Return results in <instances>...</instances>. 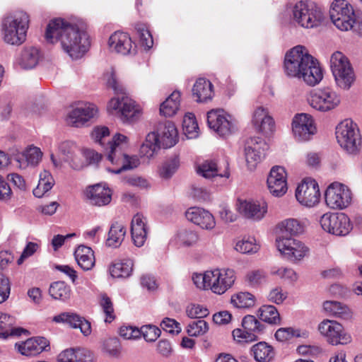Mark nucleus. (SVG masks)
<instances>
[{
  "label": "nucleus",
  "instance_id": "nucleus-1",
  "mask_svg": "<svg viewBox=\"0 0 362 362\" xmlns=\"http://www.w3.org/2000/svg\"><path fill=\"white\" fill-rule=\"evenodd\" d=\"M45 39L48 43H60L62 49L74 59L81 58L88 49V33L63 18L52 20L47 25Z\"/></svg>",
  "mask_w": 362,
  "mask_h": 362
},
{
  "label": "nucleus",
  "instance_id": "nucleus-2",
  "mask_svg": "<svg viewBox=\"0 0 362 362\" xmlns=\"http://www.w3.org/2000/svg\"><path fill=\"white\" fill-rule=\"evenodd\" d=\"M92 139L100 145L107 153V160L113 165H119L117 169L110 170L114 173L119 174L123 170L136 168L139 164V160L134 157H129L124 153V149L128 145V137L124 134L117 133L110 138V130L107 127H96L91 134Z\"/></svg>",
  "mask_w": 362,
  "mask_h": 362
},
{
  "label": "nucleus",
  "instance_id": "nucleus-3",
  "mask_svg": "<svg viewBox=\"0 0 362 362\" xmlns=\"http://www.w3.org/2000/svg\"><path fill=\"white\" fill-rule=\"evenodd\" d=\"M29 22L28 14L23 11L6 16L1 25L4 41L11 45H22L26 40Z\"/></svg>",
  "mask_w": 362,
  "mask_h": 362
},
{
  "label": "nucleus",
  "instance_id": "nucleus-4",
  "mask_svg": "<svg viewBox=\"0 0 362 362\" xmlns=\"http://www.w3.org/2000/svg\"><path fill=\"white\" fill-rule=\"evenodd\" d=\"M293 21L300 26L315 28L325 21V13L322 6L312 1H298L292 8Z\"/></svg>",
  "mask_w": 362,
  "mask_h": 362
},
{
  "label": "nucleus",
  "instance_id": "nucleus-5",
  "mask_svg": "<svg viewBox=\"0 0 362 362\" xmlns=\"http://www.w3.org/2000/svg\"><path fill=\"white\" fill-rule=\"evenodd\" d=\"M330 68L338 88L348 90L356 80L354 69L342 52H334L330 57Z\"/></svg>",
  "mask_w": 362,
  "mask_h": 362
},
{
  "label": "nucleus",
  "instance_id": "nucleus-6",
  "mask_svg": "<svg viewBox=\"0 0 362 362\" xmlns=\"http://www.w3.org/2000/svg\"><path fill=\"white\" fill-rule=\"evenodd\" d=\"M336 138L339 146L349 154H357L361 147V137L356 123L344 119L336 127Z\"/></svg>",
  "mask_w": 362,
  "mask_h": 362
},
{
  "label": "nucleus",
  "instance_id": "nucleus-7",
  "mask_svg": "<svg viewBox=\"0 0 362 362\" xmlns=\"http://www.w3.org/2000/svg\"><path fill=\"white\" fill-rule=\"evenodd\" d=\"M312 57L303 46L298 45L291 49L284 57V69L286 75L290 78H300Z\"/></svg>",
  "mask_w": 362,
  "mask_h": 362
},
{
  "label": "nucleus",
  "instance_id": "nucleus-8",
  "mask_svg": "<svg viewBox=\"0 0 362 362\" xmlns=\"http://www.w3.org/2000/svg\"><path fill=\"white\" fill-rule=\"evenodd\" d=\"M309 105L320 112H328L337 108L341 104V95L329 87L312 90L307 98Z\"/></svg>",
  "mask_w": 362,
  "mask_h": 362
},
{
  "label": "nucleus",
  "instance_id": "nucleus-9",
  "mask_svg": "<svg viewBox=\"0 0 362 362\" xmlns=\"http://www.w3.org/2000/svg\"><path fill=\"white\" fill-rule=\"evenodd\" d=\"M330 18L334 25L341 31H348L354 28L358 30V24H354L356 16L352 6L346 0H334L329 9Z\"/></svg>",
  "mask_w": 362,
  "mask_h": 362
},
{
  "label": "nucleus",
  "instance_id": "nucleus-10",
  "mask_svg": "<svg viewBox=\"0 0 362 362\" xmlns=\"http://www.w3.org/2000/svg\"><path fill=\"white\" fill-rule=\"evenodd\" d=\"M107 110L117 115L124 123L134 122L141 116L140 107L127 96L112 98L107 104Z\"/></svg>",
  "mask_w": 362,
  "mask_h": 362
},
{
  "label": "nucleus",
  "instance_id": "nucleus-11",
  "mask_svg": "<svg viewBox=\"0 0 362 362\" xmlns=\"http://www.w3.org/2000/svg\"><path fill=\"white\" fill-rule=\"evenodd\" d=\"M276 246L281 255L293 263L299 262L308 256L310 252L305 243L291 236L278 235Z\"/></svg>",
  "mask_w": 362,
  "mask_h": 362
},
{
  "label": "nucleus",
  "instance_id": "nucleus-12",
  "mask_svg": "<svg viewBox=\"0 0 362 362\" xmlns=\"http://www.w3.org/2000/svg\"><path fill=\"white\" fill-rule=\"evenodd\" d=\"M207 123L209 128L220 136H227L237 129L235 119L223 109L208 112Z\"/></svg>",
  "mask_w": 362,
  "mask_h": 362
},
{
  "label": "nucleus",
  "instance_id": "nucleus-13",
  "mask_svg": "<svg viewBox=\"0 0 362 362\" xmlns=\"http://www.w3.org/2000/svg\"><path fill=\"white\" fill-rule=\"evenodd\" d=\"M317 329L327 342L333 346L346 345L352 341L351 334L346 332L343 326L335 320H324L318 325Z\"/></svg>",
  "mask_w": 362,
  "mask_h": 362
},
{
  "label": "nucleus",
  "instance_id": "nucleus-14",
  "mask_svg": "<svg viewBox=\"0 0 362 362\" xmlns=\"http://www.w3.org/2000/svg\"><path fill=\"white\" fill-rule=\"evenodd\" d=\"M235 208L243 218L252 221H259L265 217L268 206L264 201L238 198L236 200Z\"/></svg>",
  "mask_w": 362,
  "mask_h": 362
},
{
  "label": "nucleus",
  "instance_id": "nucleus-15",
  "mask_svg": "<svg viewBox=\"0 0 362 362\" xmlns=\"http://www.w3.org/2000/svg\"><path fill=\"white\" fill-rule=\"evenodd\" d=\"M325 202L333 209H342L351 202L352 194L349 187L339 182L332 183L325 191Z\"/></svg>",
  "mask_w": 362,
  "mask_h": 362
},
{
  "label": "nucleus",
  "instance_id": "nucleus-16",
  "mask_svg": "<svg viewBox=\"0 0 362 362\" xmlns=\"http://www.w3.org/2000/svg\"><path fill=\"white\" fill-rule=\"evenodd\" d=\"M320 224L325 231L339 236L347 235L351 229L349 218L344 213L325 214Z\"/></svg>",
  "mask_w": 362,
  "mask_h": 362
},
{
  "label": "nucleus",
  "instance_id": "nucleus-17",
  "mask_svg": "<svg viewBox=\"0 0 362 362\" xmlns=\"http://www.w3.org/2000/svg\"><path fill=\"white\" fill-rule=\"evenodd\" d=\"M292 132L294 138L298 141L310 140L317 132L313 117L306 113L295 115L292 121Z\"/></svg>",
  "mask_w": 362,
  "mask_h": 362
},
{
  "label": "nucleus",
  "instance_id": "nucleus-18",
  "mask_svg": "<svg viewBox=\"0 0 362 362\" xmlns=\"http://www.w3.org/2000/svg\"><path fill=\"white\" fill-rule=\"evenodd\" d=\"M267 144L260 137H250L245 144V156L249 170H253L265 156Z\"/></svg>",
  "mask_w": 362,
  "mask_h": 362
},
{
  "label": "nucleus",
  "instance_id": "nucleus-19",
  "mask_svg": "<svg viewBox=\"0 0 362 362\" xmlns=\"http://www.w3.org/2000/svg\"><path fill=\"white\" fill-rule=\"evenodd\" d=\"M296 197L302 205L314 206L319 202L320 197L317 182L310 178L303 180L296 190Z\"/></svg>",
  "mask_w": 362,
  "mask_h": 362
},
{
  "label": "nucleus",
  "instance_id": "nucleus-20",
  "mask_svg": "<svg viewBox=\"0 0 362 362\" xmlns=\"http://www.w3.org/2000/svg\"><path fill=\"white\" fill-rule=\"evenodd\" d=\"M209 276V289L218 295L228 291L235 280V272L230 269L211 270Z\"/></svg>",
  "mask_w": 362,
  "mask_h": 362
},
{
  "label": "nucleus",
  "instance_id": "nucleus-21",
  "mask_svg": "<svg viewBox=\"0 0 362 362\" xmlns=\"http://www.w3.org/2000/svg\"><path fill=\"white\" fill-rule=\"evenodd\" d=\"M98 112V107L94 104H81L69 113L66 122L71 126L79 127L96 117Z\"/></svg>",
  "mask_w": 362,
  "mask_h": 362
},
{
  "label": "nucleus",
  "instance_id": "nucleus-22",
  "mask_svg": "<svg viewBox=\"0 0 362 362\" xmlns=\"http://www.w3.org/2000/svg\"><path fill=\"white\" fill-rule=\"evenodd\" d=\"M267 186L270 193L275 197H281L288 189L287 175L284 168L274 166L267 177Z\"/></svg>",
  "mask_w": 362,
  "mask_h": 362
},
{
  "label": "nucleus",
  "instance_id": "nucleus-23",
  "mask_svg": "<svg viewBox=\"0 0 362 362\" xmlns=\"http://www.w3.org/2000/svg\"><path fill=\"white\" fill-rule=\"evenodd\" d=\"M85 194L90 204L104 206L110 203L112 192L105 183H98L88 187Z\"/></svg>",
  "mask_w": 362,
  "mask_h": 362
},
{
  "label": "nucleus",
  "instance_id": "nucleus-24",
  "mask_svg": "<svg viewBox=\"0 0 362 362\" xmlns=\"http://www.w3.org/2000/svg\"><path fill=\"white\" fill-rule=\"evenodd\" d=\"M108 46L111 51L122 55L134 53L136 49L130 36L120 31H116L110 36Z\"/></svg>",
  "mask_w": 362,
  "mask_h": 362
},
{
  "label": "nucleus",
  "instance_id": "nucleus-25",
  "mask_svg": "<svg viewBox=\"0 0 362 362\" xmlns=\"http://www.w3.org/2000/svg\"><path fill=\"white\" fill-rule=\"evenodd\" d=\"M53 321L57 323H66L71 327L79 328L84 336L91 334V325L89 321L74 313L65 312L55 315Z\"/></svg>",
  "mask_w": 362,
  "mask_h": 362
},
{
  "label": "nucleus",
  "instance_id": "nucleus-26",
  "mask_svg": "<svg viewBox=\"0 0 362 362\" xmlns=\"http://www.w3.org/2000/svg\"><path fill=\"white\" fill-rule=\"evenodd\" d=\"M197 173L205 178L214 177L228 178L230 176L227 161L218 163L214 160H206L199 165Z\"/></svg>",
  "mask_w": 362,
  "mask_h": 362
},
{
  "label": "nucleus",
  "instance_id": "nucleus-27",
  "mask_svg": "<svg viewBox=\"0 0 362 362\" xmlns=\"http://www.w3.org/2000/svg\"><path fill=\"white\" fill-rule=\"evenodd\" d=\"M153 132L158 135V139L163 148H170L177 142V130L170 121L159 122Z\"/></svg>",
  "mask_w": 362,
  "mask_h": 362
},
{
  "label": "nucleus",
  "instance_id": "nucleus-28",
  "mask_svg": "<svg viewBox=\"0 0 362 362\" xmlns=\"http://www.w3.org/2000/svg\"><path fill=\"white\" fill-rule=\"evenodd\" d=\"M185 216L188 221L203 229L211 230L216 226L213 215L202 208L191 207L186 211Z\"/></svg>",
  "mask_w": 362,
  "mask_h": 362
},
{
  "label": "nucleus",
  "instance_id": "nucleus-29",
  "mask_svg": "<svg viewBox=\"0 0 362 362\" xmlns=\"http://www.w3.org/2000/svg\"><path fill=\"white\" fill-rule=\"evenodd\" d=\"M49 345V342L46 338L38 337L30 338L20 344H16V346L23 355L35 356L45 351Z\"/></svg>",
  "mask_w": 362,
  "mask_h": 362
},
{
  "label": "nucleus",
  "instance_id": "nucleus-30",
  "mask_svg": "<svg viewBox=\"0 0 362 362\" xmlns=\"http://www.w3.org/2000/svg\"><path fill=\"white\" fill-rule=\"evenodd\" d=\"M131 233L133 242L137 247L144 245L148 233L146 218L141 214H136L132 220Z\"/></svg>",
  "mask_w": 362,
  "mask_h": 362
},
{
  "label": "nucleus",
  "instance_id": "nucleus-31",
  "mask_svg": "<svg viewBox=\"0 0 362 362\" xmlns=\"http://www.w3.org/2000/svg\"><path fill=\"white\" fill-rule=\"evenodd\" d=\"M252 122L257 131L265 134L272 132L274 127V121L272 117L269 115L268 110L263 107H258L255 109Z\"/></svg>",
  "mask_w": 362,
  "mask_h": 362
},
{
  "label": "nucleus",
  "instance_id": "nucleus-32",
  "mask_svg": "<svg viewBox=\"0 0 362 362\" xmlns=\"http://www.w3.org/2000/svg\"><path fill=\"white\" fill-rule=\"evenodd\" d=\"M42 152L40 148L30 146L23 153H18L15 156V160L20 168H25L28 165L36 166L42 160Z\"/></svg>",
  "mask_w": 362,
  "mask_h": 362
},
{
  "label": "nucleus",
  "instance_id": "nucleus-33",
  "mask_svg": "<svg viewBox=\"0 0 362 362\" xmlns=\"http://www.w3.org/2000/svg\"><path fill=\"white\" fill-rule=\"evenodd\" d=\"M58 362H92L90 351L82 348H70L62 351L57 356Z\"/></svg>",
  "mask_w": 362,
  "mask_h": 362
},
{
  "label": "nucleus",
  "instance_id": "nucleus-34",
  "mask_svg": "<svg viewBox=\"0 0 362 362\" xmlns=\"http://www.w3.org/2000/svg\"><path fill=\"white\" fill-rule=\"evenodd\" d=\"M41 57L38 48L34 46H26L22 49L16 62L22 69H30L37 65Z\"/></svg>",
  "mask_w": 362,
  "mask_h": 362
},
{
  "label": "nucleus",
  "instance_id": "nucleus-35",
  "mask_svg": "<svg viewBox=\"0 0 362 362\" xmlns=\"http://www.w3.org/2000/svg\"><path fill=\"white\" fill-rule=\"evenodd\" d=\"M214 86L210 81L199 78L194 83L192 88V95L198 103H204L211 100L214 96Z\"/></svg>",
  "mask_w": 362,
  "mask_h": 362
},
{
  "label": "nucleus",
  "instance_id": "nucleus-36",
  "mask_svg": "<svg viewBox=\"0 0 362 362\" xmlns=\"http://www.w3.org/2000/svg\"><path fill=\"white\" fill-rule=\"evenodd\" d=\"M305 69L300 79L305 83L314 86L322 81L323 78L322 68L313 57L311 58L310 63L308 64V66H306Z\"/></svg>",
  "mask_w": 362,
  "mask_h": 362
},
{
  "label": "nucleus",
  "instance_id": "nucleus-37",
  "mask_svg": "<svg viewBox=\"0 0 362 362\" xmlns=\"http://www.w3.org/2000/svg\"><path fill=\"white\" fill-rule=\"evenodd\" d=\"M75 259L78 266L84 271L91 270L95 264L93 250L85 245H80L74 252Z\"/></svg>",
  "mask_w": 362,
  "mask_h": 362
},
{
  "label": "nucleus",
  "instance_id": "nucleus-38",
  "mask_svg": "<svg viewBox=\"0 0 362 362\" xmlns=\"http://www.w3.org/2000/svg\"><path fill=\"white\" fill-rule=\"evenodd\" d=\"M256 362H272L276 356L274 347L265 341H259L251 347Z\"/></svg>",
  "mask_w": 362,
  "mask_h": 362
},
{
  "label": "nucleus",
  "instance_id": "nucleus-39",
  "mask_svg": "<svg viewBox=\"0 0 362 362\" xmlns=\"http://www.w3.org/2000/svg\"><path fill=\"white\" fill-rule=\"evenodd\" d=\"M323 308L328 315L335 317L343 320H349L352 317V312L349 308L338 301H325L323 303Z\"/></svg>",
  "mask_w": 362,
  "mask_h": 362
},
{
  "label": "nucleus",
  "instance_id": "nucleus-40",
  "mask_svg": "<svg viewBox=\"0 0 362 362\" xmlns=\"http://www.w3.org/2000/svg\"><path fill=\"white\" fill-rule=\"evenodd\" d=\"M161 145L158 135L155 132L148 133L146 136L144 142L141 146V156L147 158H152L158 153Z\"/></svg>",
  "mask_w": 362,
  "mask_h": 362
},
{
  "label": "nucleus",
  "instance_id": "nucleus-41",
  "mask_svg": "<svg viewBox=\"0 0 362 362\" xmlns=\"http://www.w3.org/2000/svg\"><path fill=\"white\" fill-rule=\"evenodd\" d=\"M180 93L173 92L160 105V114L165 117L174 116L180 108Z\"/></svg>",
  "mask_w": 362,
  "mask_h": 362
},
{
  "label": "nucleus",
  "instance_id": "nucleus-42",
  "mask_svg": "<svg viewBox=\"0 0 362 362\" xmlns=\"http://www.w3.org/2000/svg\"><path fill=\"white\" fill-rule=\"evenodd\" d=\"M126 230L122 223L115 221L112 223L108 237L106 240V244L109 247H118L124 239Z\"/></svg>",
  "mask_w": 362,
  "mask_h": 362
},
{
  "label": "nucleus",
  "instance_id": "nucleus-43",
  "mask_svg": "<svg viewBox=\"0 0 362 362\" xmlns=\"http://www.w3.org/2000/svg\"><path fill=\"white\" fill-rule=\"evenodd\" d=\"M133 270V262L129 259L113 262L109 268L110 275L113 278L129 277Z\"/></svg>",
  "mask_w": 362,
  "mask_h": 362
},
{
  "label": "nucleus",
  "instance_id": "nucleus-44",
  "mask_svg": "<svg viewBox=\"0 0 362 362\" xmlns=\"http://www.w3.org/2000/svg\"><path fill=\"white\" fill-rule=\"evenodd\" d=\"M49 294L55 300L66 301L71 296V289L64 281H58L50 284Z\"/></svg>",
  "mask_w": 362,
  "mask_h": 362
},
{
  "label": "nucleus",
  "instance_id": "nucleus-45",
  "mask_svg": "<svg viewBox=\"0 0 362 362\" xmlns=\"http://www.w3.org/2000/svg\"><path fill=\"white\" fill-rule=\"evenodd\" d=\"M54 180L51 173L44 170L40 174V180L37 186L33 189L35 197L40 198L54 186Z\"/></svg>",
  "mask_w": 362,
  "mask_h": 362
},
{
  "label": "nucleus",
  "instance_id": "nucleus-46",
  "mask_svg": "<svg viewBox=\"0 0 362 362\" xmlns=\"http://www.w3.org/2000/svg\"><path fill=\"white\" fill-rule=\"evenodd\" d=\"M259 319L271 325H279L281 321L280 315L276 308L272 305H264L258 310Z\"/></svg>",
  "mask_w": 362,
  "mask_h": 362
},
{
  "label": "nucleus",
  "instance_id": "nucleus-47",
  "mask_svg": "<svg viewBox=\"0 0 362 362\" xmlns=\"http://www.w3.org/2000/svg\"><path fill=\"white\" fill-rule=\"evenodd\" d=\"M279 228L280 230L279 235L288 236L287 234H289L291 236L300 234L303 231V225L300 221L294 218H288L281 221L279 224Z\"/></svg>",
  "mask_w": 362,
  "mask_h": 362
},
{
  "label": "nucleus",
  "instance_id": "nucleus-48",
  "mask_svg": "<svg viewBox=\"0 0 362 362\" xmlns=\"http://www.w3.org/2000/svg\"><path fill=\"white\" fill-rule=\"evenodd\" d=\"M15 318L9 315L0 312V329L4 331L0 332V338L6 339L10 335H19L21 333L13 329L15 324Z\"/></svg>",
  "mask_w": 362,
  "mask_h": 362
},
{
  "label": "nucleus",
  "instance_id": "nucleus-49",
  "mask_svg": "<svg viewBox=\"0 0 362 362\" xmlns=\"http://www.w3.org/2000/svg\"><path fill=\"white\" fill-rule=\"evenodd\" d=\"M235 249L243 254H252L259 250V245L254 237H244L236 243Z\"/></svg>",
  "mask_w": 362,
  "mask_h": 362
},
{
  "label": "nucleus",
  "instance_id": "nucleus-50",
  "mask_svg": "<svg viewBox=\"0 0 362 362\" xmlns=\"http://www.w3.org/2000/svg\"><path fill=\"white\" fill-rule=\"evenodd\" d=\"M199 240L197 233L192 230H181L175 237V240L177 245L184 247H190L194 245Z\"/></svg>",
  "mask_w": 362,
  "mask_h": 362
},
{
  "label": "nucleus",
  "instance_id": "nucleus-51",
  "mask_svg": "<svg viewBox=\"0 0 362 362\" xmlns=\"http://www.w3.org/2000/svg\"><path fill=\"white\" fill-rule=\"evenodd\" d=\"M231 303L238 308H248L254 306L255 297L248 292H240L231 297Z\"/></svg>",
  "mask_w": 362,
  "mask_h": 362
},
{
  "label": "nucleus",
  "instance_id": "nucleus-52",
  "mask_svg": "<svg viewBox=\"0 0 362 362\" xmlns=\"http://www.w3.org/2000/svg\"><path fill=\"white\" fill-rule=\"evenodd\" d=\"M182 128L184 133L189 139L196 138L198 136L199 127L192 113H187L183 119Z\"/></svg>",
  "mask_w": 362,
  "mask_h": 362
},
{
  "label": "nucleus",
  "instance_id": "nucleus-53",
  "mask_svg": "<svg viewBox=\"0 0 362 362\" xmlns=\"http://www.w3.org/2000/svg\"><path fill=\"white\" fill-rule=\"evenodd\" d=\"M180 166L177 157L174 156L165 161L159 168V175L162 178L169 179L177 171Z\"/></svg>",
  "mask_w": 362,
  "mask_h": 362
},
{
  "label": "nucleus",
  "instance_id": "nucleus-54",
  "mask_svg": "<svg viewBox=\"0 0 362 362\" xmlns=\"http://www.w3.org/2000/svg\"><path fill=\"white\" fill-rule=\"evenodd\" d=\"M266 272L262 269H254L247 272L245 276V282L250 286L255 287L266 280Z\"/></svg>",
  "mask_w": 362,
  "mask_h": 362
},
{
  "label": "nucleus",
  "instance_id": "nucleus-55",
  "mask_svg": "<svg viewBox=\"0 0 362 362\" xmlns=\"http://www.w3.org/2000/svg\"><path fill=\"white\" fill-rule=\"evenodd\" d=\"M243 328L252 334H256L262 331L264 326L253 315H246L242 320Z\"/></svg>",
  "mask_w": 362,
  "mask_h": 362
},
{
  "label": "nucleus",
  "instance_id": "nucleus-56",
  "mask_svg": "<svg viewBox=\"0 0 362 362\" xmlns=\"http://www.w3.org/2000/svg\"><path fill=\"white\" fill-rule=\"evenodd\" d=\"M103 350L112 357H119L121 353V345L117 338H109L104 341Z\"/></svg>",
  "mask_w": 362,
  "mask_h": 362
},
{
  "label": "nucleus",
  "instance_id": "nucleus-57",
  "mask_svg": "<svg viewBox=\"0 0 362 362\" xmlns=\"http://www.w3.org/2000/svg\"><path fill=\"white\" fill-rule=\"evenodd\" d=\"M100 305L105 315V322H111L115 318L113 304L111 299L105 294L101 296Z\"/></svg>",
  "mask_w": 362,
  "mask_h": 362
},
{
  "label": "nucleus",
  "instance_id": "nucleus-58",
  "mask_svg": "<svg viewBox=\"0 0 362 362\" xmlns=\"http://www.w3.org/2000/svg\"><path fill=\"white\" fill-rule=\"evenodd\" d=\"M209 330L208 323L203 320H199L193 321L187 326V333L189 336L197 337L205 334Z\"/></svg>",
  "mask_w": 362,
  "mask_h": 362
},
{
  "label": "nucleus",
  "instance_id": "nucleus-59",
  "mask_svg": "<svg viewBox=\"0 0 362 362\" xmlns=\"http://www.w3.org/2000/svg\"><path fill=\"white\" fill-rule=\"evenodd\" d=\"M141 45L146 49L152 47L153 40L150 31L145 25H137L136 27Z\"/></svg>",
  "mask_w": 362,
  "mask_h": 362
},
{
  "label": "nucleus",
  "instance_id": "nucleus-60",
  "mask_svg": "<svg viewBox=\"0 0 362 362\" xmlns=\"http://www.w3.org/2000/svg\"><path fill=\"white\" fill-rule=\"evenodd\" d=\"M140 336L148 342L155 341L160 334V330L153 325H144L139 329Z\"/></svg>",
  "mask_w": 362,
  "mask_h": 362
},
{
  "label": "nucleus",
  "instance_id": "nucleus-61",
  "mask_svg": "<svg viewBox=\"0 0 362 362\" xmlns=\"http://www.w3.org/2000/svg\"><path fill=\"white\" fill-rule=\"evenodd\" d=\"M187 315L190 318H203L209 314V310L198 304H191L187 307Z\"/></svg>",
  "mask_w": 362,
  "mask_h": 362
},
{
  "label": "nucleus",
  "instance_id": "nucleus-62",
  "mask_svg": "<svg viewBox=\"0 0 362 362\" xmlns=\"http://www.w3.org/2000/svg\"><path fill=\"white\" fill-rule=\"evenodd\" d=\"M299 330L293 329L291 327H282L276 330L275 338L279 341L290 340L293 337H300Z\"/></svg>",
  "mask_w": 362,
  "mask_h": 362
},
{
  "label": "nucleus",
  "instance_id": "nucleus-63",
  "mask_svg": "<svg viewBox=\"0 0 362 362\" xmlns=\"http://www.w3.org/2000/svg\"><path fill=\"white\" fill-rule=\"evenodd\" d=\"M59 151L65 161H69V158L74 154L76 151H78V148L76 144L70 141H66L62 142L59 146Z\"/></svg>",
  "mask_w": 362,
  "mask_h": 362
},
{
  "label": "nucleus",
  "instance_id": "nucleus-64",
  "mask_svg": "<svg viewBox=\"0 0 362 362\" xmlns=\"http://www.w3.org/2000/svg\"><path fill=\"white\" fill-rule=\"evenodd\" d=\"M233 337L234 340L238 342H252L257 339L256 334H252L247 332L244 328L243 329H235L233 331Z\"/></svg>",
  "mask_w": 362,
  "mask_h": 362
}]
</instances>
